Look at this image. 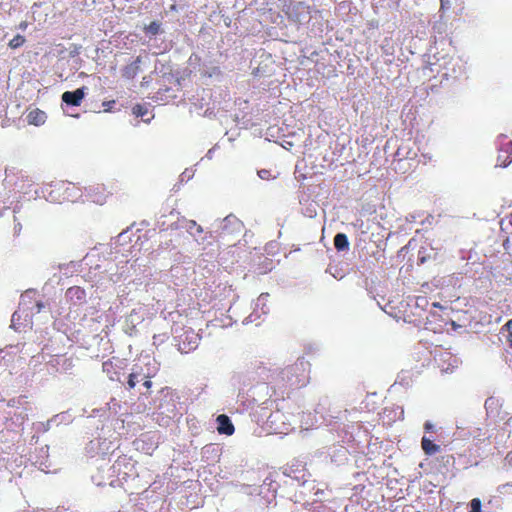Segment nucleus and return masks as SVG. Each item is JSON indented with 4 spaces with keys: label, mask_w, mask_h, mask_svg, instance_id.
<instances>
[{
    "label": "nucleus",
    "mask_w": 512,
    "mask_h": 512,
    "mask_svg": "<svg viewBox=\"0 0 512 512\" xmlns=\"http://www.w3.org/2000/svg\"><path fill=\"white\" fill-rule=\"evenodd\" d=\"M310 363L306 360H297L295 363L280 370L276 385L282 394H289L307 385Z\"/></svg>",
    "instance_id": "f257e3e1"
},
{
    "label": "nucleus",
    "mask_w": 512,
    "mask_h": 512,
    "mask_svg": "<svg viewBox=\"0 0 512 512\" xmlns=\"http://www.w3.org/2000/svg\"><path fill=\"white\" fill-rule=\"evenodd\" d=\"M115 191L116 187L113 185L97 183L86 188L85 197L93 204L104 205Z\"/></svg>",
    "instance_id": "f03ea898"
},
{
    "label": "nucleus",
    "mask_w": 512,
    "mask_h": 512,
    "mask_svg": "<svg viewBox=\"0 0 512 512\" xmlns=\"http://www.w3.org/2000/svg\"><path fill=\"white\" fill-rule=\"evenodd\" d=\"M512 162V141L507 138L501 143L498 150L497 166L508 167Z\"/></svg>",
    "instance_id": "7ed1b4c3"
},
{
    "label": "nucleus",
    "mask_w": 512,
    "mask_h": 512,
    "mask_svg": "<svg viewBox=\"0 0 512 512\" xmlns=\"http://www.w3.org/2000/svg\"><path fill=\"white\" fill-rule=\"evenodd\" d=\"M184 339L182 343L179 344V350L183 353H188L194 350L199 345V335L194 333L193 330L185 331Z\"/></svg>",
    "instance_id": "20e7f679"
},
{
    "label": "nucleus",
    "mask_w": 512,
    "mask_h": 512,
    "mask_svg": "<svg viewBox=\"0 0 512 512\" xmlns=\"http://www.w3.org/2000/svg\"><path fill=\"white\" fill-rule=\"evenodd\" d=\"M84 96V87H82L73 91H65L62 95V100L68 106L78 107L81 105Z\"/></svg>",
    "instance_id": "39448f33"
},
{
    "label": "nucleus",
    "mask_w": 512,
    "mask_h": 512,
    "mask_svg": "<svg viewBox=\"0 0 512 512\" xmlns=\"http://www.w3.org/2000/svg\"><path fill=\"white\" fill-rule=\"evenodd\" d=\"M66 299L73 305H79L85 301L86 294L82 287L72 286L66 290Z\"/></svg>",
    "instance_id": "423d86ee"
},
{
    "label": "nucleus",
    "mask_w": 512,
    "mask_h": 512,
    "mask_svg": "<svg viewBox=\"0 0 512 512\" xmlns=\"http://www.w3.org/2000/svg\"><path fill=\"white\" fill-rule=\"evenodd\" d=\"M217 423H218L217 430H218L219 434L226 435V436H231L234 434V432H235L234 425L226 414H220L217 417Z\"/></svg>",
    "instance_id": "0eeeda50"
},
{
    "label": "nucleus",
    "mask_w": 512,
    "mask_h": 512,
    "mask_svg": "<svg viewBox=\"0 0 512 512\" xmlns=\"http://www.w3.org/2000/svg\"><path fill=\"white\" fill-rule=\"evenodd\" d=\"M26 121L33 126H41L47 121V113L39 108H33L26 115Z\"/></svg>",
    "instance_id": "6e6552de"
},
{
    "label": "nucleus",
    "mask_w": 512,
    "mask_h": 512,
    "mask_svg": "<svg viewBox=\"0 0 512 512\" xmlns=\"http://www.w3.org/2000/svg\"><path fill=\"white\" fill-rule=\"evenodd\" d=\"M141 57H136L135 61L127 64L122 71V75L125 79L132 80L134 79L140 72L141 69Z\"/></svg>",
    "instance_id": "1a4fd4ad"
},
{
    "label": "nucleus",
    "mask_w": 512,
    "mask_h": 512,
    "mask_svg": "<svg viewBox=\"0 0 512 512\" xmlns=\"http://www.w3.org/2000/svg\"><path fill=\"white\" fill-rule=\"evenodd\" d=\"M146 370L144 371V368L140 366L139 364H135L132 368V372L130 375H135V377H138V379H151L155 375V369L149 368L150 361L145 364Z\"/></svg>",
    "instance_id": "9d476101"
},
{
    "label": "nucleus",
    "mask_w": 512,
    "mask_h": 512,
    "mask_svg": "<svg viewBox=\"0 0 512 512\" xmlns=\"http://www.w3.org/2000/svg\"><path fill=\"white\" fill-rule=\"evenodd\" d=\"M422 450L428 456H431L440 451V445L434 443L431 439L423 436L421 440Z\"/></svg>",
    "instance_id": "9b49d317"
},
{
    "label": "nucleus",
    "mask_w": 512,
    "mask_h": 512,
    "mask_svg": "<svg viewBox=\"0 0 512 512\" xmlns=\"http://www.w3.org/2000/svg\"><path fill=\"white\" fill-rule=\"evenodd\" d=\"M102 370L108 375L109 379L112 381H118L119 376L118 373L115 371V364L112 360H106L102 363Z\"/></svg>",
    "instance_id": "f8f14e48"
},
{
    "label": "nucleus",
    "mask_w": 512,
    "mask_h": 512,
    "mask_svg": "<svg viewBox=\"0 0 512 512\" xmlns=\"http://www.w3.org/2000/svg\"><path fill=\"white\" fill-rule=\"evenodd\" d=\"M334 245L338 251H345L349 248V242L345 233H337L334 238Z\"/></svg>",
    "instance_id": "ddd939ff"
},
{
    "label": "nucleus",
    "mask_w": 512,
    "mask_h": 512,
    "mask_svg": "<svg viewBox=\"0 0 512 512\" xmlns=\"http://www.w3.org/2000/svg\"><path fill=\"white\" fill-rule=\"evenodd\" d=\"M25 43V38L24 36L20 35V34H17L15 37H13L11 39V41H9L8 43V47L12 48V49H16L18 47H21L23 46Z\"/></svg>",
    "instance_id": "4468645a"
},
{
    "label": "nucleus",
    "mask_w": 512,
    "mask_h": 512,
    "mask_svg": "<svg viewBox=\"0 0 512 512\" xmlns=\"http://www.w3.org/2000/svg\"><path fill=\"white\" fill-rule=\"evenodd\" d=\"M451 9V0H440V16H444L447 14Z\"/></svg>",
    "instance_id": "2eb2a0df"
},
{
    "label": "nucleus",
    "mask_w": 512,
    "mask_h": 512,
    "mask_svg": "<svg viewBox=\"0 0 512 512\" xmlns=\"http://www.w3.org/2000/svg\"><path fill=\"white\" fill-rule=\"evenodd\" d=\"M468 512H481V500L478 498H474L471 501V510Z\"/></svg>",
    "instance_id": "dca6fc26"
},
{
    "label": "nucleus",
    "mask_w": 512,
    "mask_h": 512,
    "mask_svg": "<svg viewBox=\"0 0 512 512\" xmlns=\"http://www.w3.org/2000/svg\"><path fill=\"white\" fill-rule=\"evenodd\" d=\"M505 327L508 331L507 341L509 347L512 349V319L508 320V322L505 324Z\"/></svg>",
    "instance_id": "f3484780"
},
{
    "label": "nucleus",
    "mask_w": 512,
    "mask_h": 512,
    "mask_svg": "<svg viewBox=\"0 0 512 512\" xmlns=\"http://www.w3.org/2000/svg\"><path fill=\"white\" fill-rule=\"evenodd\" d=\"M139 381H140V379L135 377V375L128 376V381H127L128 388L133 389L135 387L136 383H138Z\"/></svg>",
    "instance_id": "a211bd4d"
},
{
    "label": "nucleus",
    "mask_w": 512,
    "mask_h": 512,
    "mask_svg": "<svg viewBox=\"0 0 512 512\" xmlns=\"http://www.w3.org/2000/svg\"><path fill=\"white\" fill-rule=\"evenodd\" d=\"M258 175L263 180H268L270 177V171L266 169H262L258 172Z\"/></svg>",
    "instance_id": "6ab92c4d"
},
{
    "label": "nucleus",
    "mask_w": 512,
    "mask_h": 512,
    "mask_svg": "<svg viewBox=\"0 0 512 512\" xmlns=\"http://www.w3.org/2000/svg\"><path fill=\"white\" fill-rule=\"evenodd\" d=\"M149 31H151L152 34H157L159 31V24L156 22L150 23Z\"/></svg>",
    "instance_id": "aec40b11"
},
{
    "label": "nucleus",
    "mask_w": 512,
    "mask_h": 512,
    "mask_svg": "<svg viewBox=\"0 0 512 512\" xmlns=\"http://www.w3.org/2000/svg\"><path fill=\"white\" fill-rule=\"evenodd\" d=\"M21 316L19 315L18 311H15L12 316V326L15 327V322L18 320Z\"/></svg>",
    "instance_id": "412c9836"
},
{
    "label": "nucleus",
    "mask_w": 512,
    "mask_h": 512,
    "mask_svg": "<svg viewBox=\"0 0 512 512\" xmlns=\"http://www.w3.org/2000/svg\"><path fill=\"white\" fill-rule=\"evenodd\" d=\"M143 380H144L143 381V386L149 390L151 388V386H152L151 379H143Z\"/></svg>",
    "instance_id": "4be33fe9"
},
{
    "label": "nucleus",
    "mask_w": 512,
    "mask_h": 512,
    "mask_svg": "<svg viewBox=\"0 0 512 512\" xmlns=\"http://www.w3.org/2000/svg\"><path fill=\"white\" fill-rule=\"evenodd\" d=\"M424 429H425V431H432V429H433L432 423L429 421H426L424 424Z\"/></svg>",
    "instance_id": "5701e85b"
},
{
    "label": "nucleus",
    "mask_w": 512,
    "mask_h": 512,
    "mask_svg": "<svg viewBox=\"0 0 512 512\" xmlns=\"http://www.w3.org/2000/svg\"><path fill=\"white\" fill-rule=\"evenodd\" d=\"M432 306L436 307V308H441V306H440V304L438 302H433Z\"/></svg>",
    "instance_id": "b1692460"
},
{
    "label": "nucleus",
    "mask_w": 512,
    "mask_h": 512,
    "mask_svg": "<svg viewBox=\"0 0 512 512\" xmlns=\"http://www.w3.org/2000/svg\"><path fill=\"white\" fill-rule=\"evenodd\" d=\"M191 224H192L193 226H196V222H195L194 220H192V221H191Z\"/></svg>",
    "instance_id": "393cba45"
},
{
    "label": "nucleus",
    "mask_w": 512,
    "mask_h": 512,
    "mask_svg": "<svg viewBox=\"0 0 512 512\" xmlns=\"http://www.w3.org/2000/svg\"><path fill=\"white\" fill-rule=\"evenodd\" d=\"M198 231H199V232H202V228H201V226H198Z\"/></svg>",
    "instance_id": "a878e982"
}]
</instances>
